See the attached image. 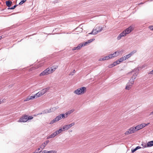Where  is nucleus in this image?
Segmentation results:
<instances>
[{"mask_svg": "<svg viewBox=\"0 0 153 153\" xmlns=\"http://www.w3.org/2000/svg\"><path fill=\"white\" fill-rule=\"evenodd\" d=\"M33 117H32V116H29L28 117L27 116V121L29 120H31V119H33Z\"/></svg>", "mask_w": 153, "mask_h": 153, "instance_id": "nucleus-36", "label": "nucleus"}, {"mask_svg": "<svg viewBox=\"0 0 153 153\" xmlns=\"http://www.w3.org/2000/svg\"><path fill=\"white\" fill-rule=\"evenodd\" d=\"M141 129L145 127V123L140 124Z\"/></svg>", "mask_w": 153, "mask_h": 153, "instance_id": "nucleus-32", "label": "nucleus"}, {"mask_svg": "<svg viewBox=\"0 0 153 153\" xmlns=\"http://www.w3.org/2000/svg\"><path fill=\"white\" fill-rule=\"evenodd\" d=\"M103 60H104L103 58H100L99 59V61H101Z\"/></svg>", "mask_w": 153, "mask_h": 153, "instance_id": "nucleus-49", "label": "nucleus"}, {"mask_svg": "<svg viewBox=\"0 0 153 153\" xmlns=\"http://www.w3.org/2000/svg\"><path fill=\"white\" fill-rule=\"evenodd\" d=\"M123 37V35H122L121 33H120L117 37V39L118 40H120Z\"/></svg>", "mask_w": 153, "mask_h": 153, "instance_id": "nucleus-29", "label": "nucleus"}, {"mask_svg": "<svg viewBox=\"0 0 153 153\" xmlns=\"http://www.w3.org/2000/svg\"><path fill=\"white\" fill-rule=\"evenodd\" d=\"M63 129H62L61 128L57 130H56V132L57 133V134H59L60 133H61L62 131H63Z\"/></svg>", "mask_w": 153, "mask_h": 153, "instance_id": "nucleus-26", "label": "nucleus"}, {"mask_svg": "<svg viewBox=\"0 0 153 153\" xmlns=\"http://www.w3.org/2000/svg\"><path fill=\"white\" fill-rule=\"evenodd\" d=\"M75 70H74L70 74H69V75H73L74 73H75Z\"/></svg>", "mask_w": 153, "mask_h": 153, "instance_id": "nucleus-38", "label": "nucleus"}, {"mask_svg": "<svg viewBox=\"0 0 153 153\" xmlns=\"http://www.w3.org/2000/svg\"><path fill=\"white\" fill-rule=\"evenodd\" d=\"M151 114H153V111L151 112Z\"/></svg>", "mask_w": 153, "mask_h": 153, "instance_id": "nucleus-58", "label": "nucleus"}, {"mask_svg": "<svg viewBox=\"0 0 153 153\" xmlns=\"http://www.w3.org/2000/svg\"><path fill=\"white\" fill-rule=\"evenodd\" d=\"M74 111V110H71L70 111H69L68 112H66L65 114V115H66L65 117H68V115L72 113Z\"/></svg>", "mask_w": 153, "mask_h": 153, "instance_id": "nucleus-20", "label": "nucleus"}, {"mask_svg": "<svg viewBox=\"0 0 153 153\" xmlns=\"http://www.w3.org/2000/svg\"><path fill=\"white\" fill-rule=\"evenodd\" d=\"M75 124L74 123H72L69 125H67L63 126L62 127L63 130L65 131L68 130L70 128L74 126Z\"/></svg>", "mask_w": 153, "mask_h": 153, "instance_id": "nucleus-5", "label": "nucleus"}, {"mask_svg": "<svg viewBox=\"0 0 153 153\" xmlns=\"http://www.w3.org/2000/svg\"><path fill=\"white\" fill-rule=\"evenodd\" d=\"M153 146V141H151L148 142L147 144V147H150Z\"/></svg>", "mask_w": 153, "mask_h": 153, "instance_id": "nucleus-16", "label": "nucleus"}, {"mask_svg": "<svg viewBox=\"0 0 153 153\" xmlns=\"http://www.w3.org/2000/svg\"><path fill=\"white\" fill-rule=\"evenodd\" d=\"M120 33L122 35H123V37L126 36V34H127L124 30Z\"/></svg>", "mask_w": 153, "mask_h": 153, "instance_id": "nucleus-30", "label": "nucleus"}, {"mask_svg": "<svg viewBox=\"0 0 153 153\" xmlns=\"http://www.w3.org/2000/svg\"><path fill=\"white\" fill-rule=\"evenodd\" d=\"M136 151V149L135 148L134 149H131V152L132 153H133L135 152Z\"/></svg>", "mask_w": 153, "mask_h": 153, "instance_id": "nucleus-47", "label": "nucleus"}, {"mask_svg": "<svg viewBox=\"0 0 153 153\" xmlns=\"http://www.w3.org/2000/svg\"><path fill=\"white\" fill-rule=\"evenodd\" d=\"M30 100V98L29 97H28L24 101H26L28 100Z\"/></svg>", "mask_w": 153, "mask_h": 153, "instance_id": "nucleus-41", "label": "nucleus"}, {"mask_svg": "<svg viewBox=\"0 0 153 153\" xmlns=\"http://www.w3.org/2000/svg\"><path fill=\"white\" fill-rule=\"evenodd\" d=\"M49 140H47L46 142H44L40 146V148L43 149L49 143Z\"/></svg>", "mask_w": 153, "mask_h": 153, "instance_id": "nucleus-11", "label": "nucleus"}, {"mask_svg": "<svg viewBox=\"0 0 153 153\" xmlns=\"http://www.w3.org/2000/svg\"><path fill=\"white\" fill-rule=\"evenodd\" d=\"M73 50H77V48H76V47H74L72 49Z\"/></svg>", "mask_w": 153, "mask_h": 153, "instance_id": "nucleus-50", "label": "nucleus"}, {"mask_svg": "<svg viewBox=\"0 0 153 153\" xmlns=\"http://www.w3.org/2000/svg\"><path fill=\"white\" fill-rule=\"evenodd\" d=\"M56 152L54 150H51L48 151V153H56Z\"/></svg>", "mask_w": 153, "mask_h": 153, "instance_id": "nucleus-35", "label": "nucleus"}, {"mask_svg": "<svg viewBox=\"0 0 153 153\" xmlns=\"http://www.w3.org/2000/svg\"><path fill=\"white\" fill-rule=\"evenodd\" d=\"M51 112V111H50L49 109H45L42 111L43 114H46Z\"/></svg>", "mask_w": 153, "mask_h": 153, "instance_id": "nucleus-22", "label": "nucleus"}, {"mask_svg": "<svg viewBox=\"0 0 153 153\" xmlns=\"http://www.w3.org/2000/svg\"><path fill=\"white\" fill-rule=\"evenodd\" d=\"M39 150H40V148H38V151H39Z\"/></svg>", "mask_w": 153, "mask_h": 153, "instance_id": "nucleus-59", "label": "nucleus"}, {"mask_svg": "<svg viewBox=\"0 0 153 153\" xmlns=\"http://www.w3.org/2000/svg\"><path fill=\"white\" fill-rule=\"evenodd\" d=\"M49 89L50 88L48 87L40 91L35 94L36 98H37L38 97L41 96L42 95H43L45 93L47 92Z\"/></svg>", "mask_w": 153, "mask_h": 153, "instance_id": "nucleus-4", "label": "nucleus"}, {"mask_svg": "<svg viewBox=\"0 0 153 153\" xmlns=\"http://www.w3.org/2000/svg\"><path fill=\"white\" fill-rule=\"evenodd\" d=\"M1 103V101L0 100V104Z\"/></svg>", "mask_w": 153, "mask_h": 153, "instance_id": "nucleus-62", "label": "nucleus"}, {"mask_svg": "<svg viewBox=\"0 0 153 153\" xmlns=\"http://www.w3.org/2000/svg\"><path fill=\"white\" fill-rule=\"evenodd\" d=\"M141 147L140 146H138L136 147L135 149L137 150L140 149Z\"/></svg>", "mask_w": 153, "mask_h": 153, "instance_id": "nucleus-48", "label": "nucleus"}, {"mask_svg": "<svg viewBox=\"0 0 153 153\" xmlns=\"http://www.w3.org/2000/svg\"><path fill=\"white\" fill-rule=\"evenodd\" d=\"M29 97L30 100H32V99H34L35 97H36V96L35 94L34 96H29Z\"/></svg>", "mask_w": 153, "mask_h": 153, "instance_id": "nucleus-31", "label": "nucleus"}, {"mask_svg": "<svg viewBox=\"0 0 153 153\" xmlns=\"http://www.w3.org/2000/svg\"><path fill=\"white\" fill-rule=\"evenodd\" d=\"M134 129H135V131H136L140 129H141V128L140 127V125H138L136 126L135 127H134Z\"/></svg>", "mask_w": 153, "mask_h": 153, "instance_id": "nucleus-19", "label": "nucleus"}, {"mask_svg": "<svg viewBox=\"0 0 153 153\" xmlns=\"http://www.w3.org/2000/svg\"><path fill=\"white\" fill-rule=\"evenodd\" d=\"M141 145L144 148L147 147V144L145 143H142L141 144Z\"/></svg>", "mask_w": 153, "mask_h": 153, "instance_id": "nucleus-33", "label": "nucleus"}, {"mask_svg": "<svg viewBox=\"0 0 153 153\" xmlns=\"http://www.w3.org/2000/svg\"><path fill=\"white\" fill-rule=\"evenodd\" d=\"M24 3H23L22 1H21L19 4V5H21L22 4Z\"/></svg>", "mask_w": 153, "mask_h": 153, "instance_id": "nucleus-52", "label": "nucleus"}, {"mask_svg": "<svg viewBox=\"0 0 153 153\" xmlns=\"http://www.w3.org/2000/svg\"><path fill=\"white\" fill-rule=\"evenodd\" d=\"M149 74H153V70L150 71H149Z\"/></svg>", "mask_w": 153, "mask_h": 153, "instance_id": "nucleus-46", "label": "nucleus"}, {"mask_svg": "<svg viewBox=\"0 0 153 153\" xmlns=\"http://www.w3.org/2000/svg\"><path fill=\"white\" fill-rule=\"evenodd\" d=\"M48 74H49L48 73V72L45 69L40 74L39 76H43L48 75Z\"/></svg>", "mask_w": 153, "mask_h": 153, "instance_id": "nucleus-12", "label": "nucleus"}, {"mask_svg": "<svg viewBox=\"0 0 153 153\" xmlns=\"http://www.w3.org/2000/svg\"><path fill=\"white\" fill-rule=\"evenodd\" d=\"M12 4V2L10 1H7L6 2V5L9 7L11 6Z\"/></svg>", "mask_w": 153, "mask_h": 153, "instance_id": "nucleus-14", "label": "nucleus"}, {"mask_svg": "<svg viewBox=\"0 0 153 153\" xmlns=\"http://www.w3.org/2000/svg\"><path fill=\"white\" fill-rule=\"evenodd\" d=\"M103 59H104V60H108V59H109L108 58V56H105L103 58Z\"/></svg>", "mask_w": 153, "mask_h": 153, "instance_id": "nucleus-40", "label": "nucleus"}, {"mask_svg": "<svg viewBox=\"0 0 153 153\" xmlns=\"http://www.w3.org/2000/svg\"><path fill=\"white\" fill-rule=\"evenodd\" d=\"M143 4V3H140V4Z\"/></svg>", "mask_w": 153, "mask_h": 153, "instance_id": "nucleus-63", "label": "nucleus"}, {"mask_svg": "<svg viewBox=\"0 0 153 153\" xmlns=\"http://www.w3.org/2000/svg\"><path fill=\"white\" fill-rule=\"evenodd\" d=\"M123 51L122 50L121 51H116V52H117V56H119L120 55V54H122V53L123 52Z\"/></svg>", "mask_w": 153, "mask_h": 153, "instance_id": "nucleus-25", "label": "nucleus"}, {"mask_svg": "<svg viewBox=\"0 0 153 153\" xmlns=\"http://www.w3.org/2000/svg\"><path fill=\"white\" fill-rule=\"evenodd\" d=\"M1 38H2L1 36H0V40L1 39Z\"/></svg>", "mask_w": 153, "mask_h": 153, "instance_id": "nucleus-57", "label": "nucleus"}, {"mask_svg": "<svg viewBox=\"0 0 153 153\" xmlns=\"http://www.w3.org/2000/svg\"><path fill=\"white\" fill-rule=\"evenodd\" d=\"M42 152V151H40L39 152H36V153H41Z\"/></svg>", "mask_w": 153, "mask_h": 153, "instance_id": "nucleus-55", "label": "nucleus"}, {"mask_svg": "<svg viewBox=\"0 0 153 153\" xmlns=\"http://www.w3.org/2000/svg\"><path fill=\"white\" fill-rule=\"evenodd\" d=\"M53 134H54L55 135V136H56L57 135V133L55 131V132H54V133H53Z\"/></svg>", "mask_w": 153, "mask_h": 153, "instance_id": "nucleus-51", "label": "nucleus"}, {"mask_svg": "<svg viewBox=\"0 0 153 153\" xmlns=\"http://www.w3.org/2000/svg\"><path fill=\"white\" fill-rule=\"evenodd\" d=\"M93 41V39H91L89 40H88V43H90L91 42H92Z\"/></svg>", "mask_w": 153, "mask_h": 153, "instance_id": "nucleus-44", "label": "nucleus"}, {"mask_svg": "<svg viewBox=\"0 0 153 153\" xmlns=\"http://www.w3.org/2000/svg\"><path fill=\"white\" fill-rule=\"evenodd\" d=\"M108 59L112 58L113 57V56L112 55V54L109 55L108 56Z\"/></svg>", "mask_w": 153, "mask_h": 153, "instance_id": "nucleus-39", "label": "nucleus"}, {"mask_svg": "<svg viewBox=\"0 0 153 153\" xmlns=\"http://www.w3.org/2000/svg\"><path fill=\"white\" fill-rule=\"evenodd\" d=\"M86 88L83 87H81L80 88H79L74 91V93L78 95L82 94L84 93V92L86 91Z\"/></svg>", "mask_w": 153, "mask_h": 153, "instance_id": "nucleus-3", "label": "nucleus"}, {"mask_svg": "<svg viewBox=\"0 0 153 153\" xmlns=\"http://www.w3.org/2000/svg\"><path fill=\"white\" fill-rule=\"evenodd\" d=\"M132 85L129 84L128 83L126 86L125 88V89L126 90H129L132 87Z\"/></svg>", "mask_w": 153, "mask_h": 153, "instance_id": "nucleus-17", "label": "nucleus"}, {"mask_svg": "<svg viewBox=\"0 0 153 153\" xmlns=\"http://www.w3.org/2000/svg\"><path fill=\"white\" fill-rule=\"evenodd\" d=\"M36 151L35 152H33V153H36Z\"/></svg>", "mask_w": 153, "mask_h": 153, "instance_id": "nucleus-61", "label": "nucleus"}, {"mask_svg": "<svg viewBox=\"0 0 153 153\" xmlns=\"http://www.w3.org/2000/svg\"><path fill=\"white\" fill-rule=\"evenodd\" d=\"M149 28L151 30H153V26H150L149 27Z\"/></svg>", "mask_w": 153, "mask_h": 153, "instance_id": "nucleus-43", "label": "nucleus"}, {"mask_svg": "<svg viewBox=\"0 0 153 153\" xmlns=\"http://www.w3.org/2000/svg\"><path fill=\"white\" fill-rule=\"evenodd\" d=\"M138 69H135L131 72L132 73H133V75L129 80L128 83V84L131 85H132L134 84V80L136 79L137 75L138 74Z\"/></svg>", "mask_w": 153, "mask_h": 153, "instance_id": "nucleus-1", "label": "nucleus"}, {"mask_svg": "<svg viewBox=\"0 0 153 153\" xmlns=\"http://www.w3.org/2000/svg\"><path fill=\"white\" fill-rule=\"evenodd\" d=\"M57 118L56 117L53 120H51L50 122V124H52L54 123H55L56 122L58 121V120H57Z\"/></svg>", "mask_w": 153, "mask_h": 153, "instance_id": "nucleus-18", "label": "nucleus"}, {"mask_svg": "<svg viewBox=\"0 0 153 153\" xmlns=\"http://www.w3.org/2000/svg\"><path fill=\"white\" fill-rule=\"evenodd\" d=\"M26 1V0H22V2L24 3Z\"/></svg>", "mask_w": 153, "mask_h": 153, "instance_id": "nucleus-54", "label": "nucleus"}, {"mask_svg": "<svg viewBox=\"0 0 153 153\" xmlns=\"http://www.w3.org/2000/svg\"><path fill=\"white\" fill-rule=\"evenodd\" d=\"M88 42H85L84 43H82V44H83V46H85L87 45V44H88Z\"/></svg>", "mask_w": 153, "mask_h": 153, "instance_id": "nucleus-42", "label": "nucleus"}, {"mask_svg": "<svg viewBox=\"0 0 153 153\" xmlns=\"http://www.w3.org/2000/svg\"><path fill=\"white\" fill-rule=\"evenodd\" d=\"M18 6V5H14L13 7H8V8H7V9L8 10H9V9H11V10H13V9H14L17 6Z\"/></svg>", "mask_w": 153, "mask_h": 153, "instance_id": "nucleus-28", "label": "nucleus"}, {"mask_svg": "<svg viewBox=\"0 0 153 153\" xmlns=\"http://www.w3.org/2000/svg\"><path fill=\"white\" fill-rule=\"evenodd\" d=\"M124 60H125L124 57H122L119 60H118L117 61H118V63H119L120 64V62H123Z\"/></svg>", "mask_w": 153, "mask_h": 153, "instance_id": "nucleus-24", "label": "nucleus"}, {"mask_svg": "<svg viewBox=\"0 0 153 153\" xmlns=\"http://www.w3.org/2000/svg\"><path fill=\"white\" fill-rule=\"evenodd\" d=\"M136 52V51H134L131 53H130L129 54L125 56L124 57L125 60H126L127 59L129 58L134 53Z\"/></svg>", "mask_w": 153, "mask_h": 153, "instance_id": "nucleus-9", "label": "nucleus"}, {"mask_svg": "<svg viewBox=\"0 0 153 153\" xmlns=\"http://www.w3.org/2000/svg\"><path fill=\"white\" fill-rule=\"evenodd\" d=\"M117 52H115L114 53H113L112 54V55L113 56V57H116V56H117V55L116 54H117Z\"/></svg>", "mask_w": 153, "mask_h": 153, "instance_id": "nucleus-37", "label": "nucleus"}, {"mask_svg": "<svg viewBox=\"0 0 153 153\" xmlns=\"http://www.w3.org/2000/svg\"><path fill=\"white\" fill-rule=\"evenodd\" d=\"M153 0H149V1H153Z\"/></svg>", "mask_w": 153, "mask_h": 153, "instance_id": "nucleus-60", "label": "nucleus"}, {"mask_svg": "<svg viewBox=\"0 0 153 153\" xmlns=\"http://www.w3.org/2000/svg\"><path fill=\"white\" fill-rule=\"evenodd\" d=\"M135 131L134 129V127H132L130 128L128 131H126L125 133V135H128L130 134H131L135 132Z\"/></svg>", "mask_w": 153, "mask_h": 153, "instance_id": "nucleus-6", "label": "nucleus"}, {"mask_svg": "<svg viewBox=\"0 0 153 153\" xmlns=\"http://www.w3.org/2000/svg\"><path fill=\"white\" fill-rule=\"evenodd\" d=\"M102 30V27L101 26H96L93 29L92 32L89 33L90 34L96 35L100 32Z\"/></svg>", "mask_w": 153, "mask_h": 153, "instance_id": "nucleus-2", "label": "nucleus"}, {"mask_svg": "<svg viewBox=\"0 0 153 153\" xmlns=\"http://www.w3.org/2000/svg\"><path fill=\"white\" fill-rule=\"evenodd\" d=\"M119 63H118V61L117 60L116 61V62H114L110 66V68H112L114 66L116 65L117 64H119Z\"/></svg>", "mask_w": 153, "mask_h": 153, "instance_id": "nucleus-15", "label": "nucleus"}, {"mask_svg": "<svg viewBox=\"0 0 153 153\" xmlns=\"http://www.w3.org/2000/svg\"><path fill=\"white\" fill-rule=\"evenodd\" d=\"M59 108V107L58 106H56L55 107H54L53 108H51L50 109H49V111H51V112H53L55 111L57 109H58Z\"/></svg>", "mask_w": 153, "mask_h": 153, "instance_id": "nucleus-13", "label": "nucleus"}, {"mask_svg": "<svg viewBox=\"0 0 153 153\" xmlns=\"http://www.w3.org/2000/svg\"><path fill=\"white\" fill-rule=\"evenodd\" d=\"M43 114L42 112V113H39L38 114L40 115V114Z\"/></svg>", "mask_w": 153, "mask_h": 153, "instance_id": "nucleus-56", "label": "nucleus"}, {"mask_svg": "<svg viewBox=\"0 0 153 153\" xmlns=\"http://www.w3.org/2000/svg\"><path fill=\"white\" fill-rule=\"evenodd\" d=\"M48 151L46 150H44L43 151H42V153H48Z\"/></svg>", "mask_w": 153, "mask_h": 153, "instance_id": "nucleus-45", "label": "nucleus"}, {"mask_svg": "<svg viewBox=\"0 0 153 153\" xmlns=\"http://www.w3.org/2000/svg\"><path fill=\"white\" fill-rule=\"evenodd\" d=\"M57 67L55 66H53L51 67L50 68L51 70L52 71V73L57 68Z\"/></svg>", "mask_w": 153, "mask_h": 153, "instance_id": "nucleus-21", "label": "nucleus"}, {"mask_svg": "<svg viewBox=\"0 0 153 153\" xmlns=\"http://www.w3.org/2000/svg\"><path fill=\"white\" fill-rule=\"evenodd\" d=\"M55 135L54 134H53V133H52V134H51V135H50L49 136V138H52V137H55Z\"/></svg>", "mask_w": 153, "mask_h": 153, "instance_id": "nucleus-34", "label": "nucleus"}, {"mask_svg": "<svg viewBox=\"0 0 153 153\" xmlns=\"http://www.w3.org/2000/svg\"><path fill=\"white\" fill-rule=\"evenodd\" d=\"M56 117H57L58 120L59 121L62 118H65V114H62L57 116Z\"/></svg>", "mask_w": 153, "mask_h": 153, "instance_id": "nucleus-10", "label": "nucleus"}, {"mask_svg": "<svg viewBox=\"0 0 153 153\" xmlns=\"http://www.w3.org/2000/svg\"><path fill=\"white\" fill-rule=\"evenodd\" d=\"M149 123H147V124H145V126H147L148 125H149Z\"/></svg>", "mask_w": 153, "mask_h": 153, "instance_id": "nucleus-53", "label": "nucleus"}, {"mask_svg": "<svg viewBox=\"0 0 153 153\" xmlns=\"http://www.w3.org/2000/svg\"><path fill=\"white\" fill-rule=\"evenodd\" d=\"M83 46V44H80L78 45L76 47V48H77V50H79Z\"/></svg>", "mask_w": 153, "mask_h": 153, "instance_id": "nucleus-23", "label": "nucleus"}, {"mask_svg": "<svg viewBox=\"0 0 153 153\" xmlns=\"http://www.w3.org/2000/svg\"><path fill=\"white\" fill-rule=\"evenodd\" d=\"M46 70L48 73V74H50L52 73V71H51L50 68H47L46 69Z\"/></svg>", "mask_w": 153, "mask_h": 153, "instance_id": "nucleus-27", "label": "nucleus"}, {"mask_svg": "<svg viewBox=\"0 0 153 153\" xmlns=\"http://www.w3.org/2000/svg\"><path fill=\"white\" fill-rule=\"evenodd\" d=\"M133 26L131 25L125 29L124 31L127 34H128L131 33L133 30Z\"/></svg>", "mask_w": 153, "mask_h": 153, "instance_id": "nucleus-8", "label": "nucleus"}, {"mask_svg": "<svg viewBox=\"0 0 153 153\" xmlns=\"http://www.w3.org/2000/svg\"><path fill=\"white\" fill-rule=\"evenodd\" d=\"M27 115H25L20 117L18 121L19 122H25L27 121Z\"/></svg>", "mask_w": 153, "mask_h": 153, "instance_id": "nucleus-7", "label": "nucleus"}]
</instances>
